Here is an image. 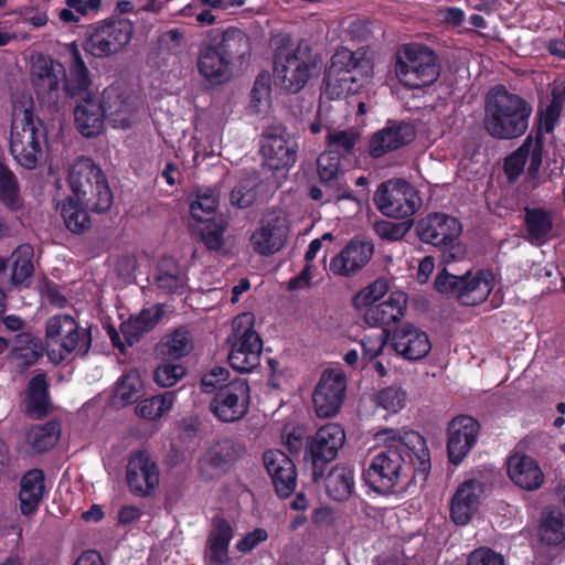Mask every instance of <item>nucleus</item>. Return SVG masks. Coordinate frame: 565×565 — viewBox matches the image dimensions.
Segmentation results:
<instances>
[{"mask_svg":"<svg viewBox=\"0 0 565 565\" xmlns=\"http://www.w3.org/2000/svg\"><path fill=\"white\" fill-rule=\"evenodd\" d=\"M375 440L386 449L372 459L365 471L366 480L374 489H393L407 477L412 467L423 473L429 470V450L417 431L386 428L375 434Z\"/></svg>","mask_w":565,"mask_h":565,"instance_id":"nucleus-1","label":"nucleus"},{"mask_svg":"<svg viewBox=\"0 0 565 565\" xmlns=\"http://www.w3.org/2000/svg\"><path fill=\"white\" fill-rule=\"evenodd\" d=\"M47 151V129L34 115L31 96L22 94L13 100L10 152L22 168L32 170L46 161Z\"/></svg>","mask_w":565,"mask_h":565,"instance_id":"nucleus-2","label":"nucleus"},{"mask_svg":"<svg viewBox=\"0 0 565 565\" xmlns=\"http://www.w3.org/2000/svg\"><path fill=\"white\" fill-rule=\"evenodd\" d=\"M531 114L532 107L524 98L502 85L495 86L486 97L483 126L493 138H519L527 130Z\"/></svg>","mask_w":565,"mask_h":565,"instance_id":"nucleus-3","label":"nucleus"},{"mask_svg":"<svg viewBox=\"0 0 565 565\" xmlns=\"http://www.w3.org/2000/svg\"><path fill=\"white\" fill-rule=\"evenodd\" d=\"M320 58L307 41L297 43L284 38L275 49L274 82L282 89L297 93L318 70Z\"/></svg>","mask_w":565,"mask_h":565,"instance_id":"nucleus-4","label":"nucleus"},{"mask_svg":"<svg viewBox=\"0 0 565 565\" xmlns=\"http://www.w3.org/2000/svg\"><path fill=\"white\" fill-rule=\"evenodd\" d=\"M373 75V64L364 52L340 47L331 58L323 94L328 99H342L359 92Z\"/></svg>","mask_w":565,"mask_h":565,"instance_id":"nucleus-5","label":"nucleus"},{"mask_svg":"<svg viewBox=\"0 0 565 565\" xmlns=\"http://www.w3.org/2000/svg\"><path fill=\"white\" fill-rule=\"evenodd\" d=\"M46 348L50 360L58 364L70 354L85 355L90 349V337L70 315H57L46 322Z\"/></svg>","mask_w":565,"mask_h":565,"instance_id":"nucleus-6","label":"nucleus"},{"mask_svg":"<svg viewBox=\"0 0 565 565\" xmlns=\"http://www.w3.org/2000/svg\"><path fill=\"white\" fill-rule=\"evenodd\" d=\"M395 75L402 85L412 89L429 86L439 77L437 56L426 46L404 45L397 54Z\"/></svg>","mask_w":565,"mask_h":565,"instance_id":"nucleus-7","label":"nucleus"},{"mask_svg":"<svg viewBox=\"0 0 565 565\" xmlns=\"http://www.w3.org/2000/svg\"><path fill=\"white\" fill-rule=\"evenodd\" d=\"M436 289L455 296L465 306L484 301L494 287V275L490 270H467L457 276L444 269L435 279Z\"/></svg>","mask_w":565,"mask_h":565,"instance_id":"nucleus-8","label":"nucleus"},{"mask_svg":"<svg viewBox=\"0 0 565 565\" xmlns=\"http://www.w3.org/2000/svg\"><path fill=\"white\" fill-rule=\"evenodd\" d=\"M254 315L249 312L242 313L233 320V332L228 338V361L232 367L239 372H250L259 364L263 343L254 329Z\"/></svg>","mask_w":565,"mask_h":565,"instance_id":"nucleus-9","label":"nucleus"},{"mask_svg":"<svg viewBox=\"0 0 565 565\" xmlns=\"http://www.w3.org/2000/svg\"><path fill=\"white\" fill-rule=\"evenodd\" d=\"M135 33L134 23L125 18H109L95 23L87 36L85 50L95 57H109L121 52Z\"/></svg>","mask_w":565,"mask_h":565,"instance_id":"nucleus-10","label":"nucleus"},{"mask_svg":"<svg viewBox=\"0 0 565 565\" xmlns=\"http://www.w3.org/2000/svg\"><path fill=\"white\" fill-rule=\"evenodd\" d=\"M373 200L384 215L395 218L413 215L422 204L417 191L408 182L399 179L382 183Z\"/></svg>","mask_w":565,"mask_h":565,"instance_id":"nucleus-11","label":"nucleus"},{"mask_svg":"<svg viewBox=\"0 0 565 565\" xmlns=\"http://www.w3.org/2000/svg\"><path fill=\"white\" fill-rule=\"evenodd\" d=\"M290 220L284 211H273L266 214L259 226L250 236V246L256 254L271 256L279 252L288 242Z\"/></svg>","mask_w":565,"mask_h":565,"instance_id":"nucleus-12","label":"nucleus"},{"mask_svg":"<svg viewBox=\"0 0 565 565\" xmlns=\"http://www.w3.org/2000/svg\"><path fill=\"white\" fill-rule=\"evenodd\" d=\"M249 399L248 382L242 377H234L215 394L211 409L220 420L235 422L246 415Z\"/></svg>","mask_w":565,"mask_h":565,"instance_id":"nucleus-13","label":"nucleus"},{"mask_svg":"<svg viewBox=\"0 0 565 565\" xmlns=\"http://www.w3.org/2000/svg\"><path fill=\"white\" fill-rule=\"evenodd\" d=\"M126 481L137 497L151 495L159 486L160 473L156 461L142 450L130 455L126 466Z\"/></svg>","mask_w":565,"mask_h":565,"instance_id":"nucleus-14","label":"nucleus"},{"mask_svg":"<svg viewBox=\"0 0 565 565\" xmlns=\"http://www.w3.org/2000/svg\"><path fill=\"white\" fill-rule=\"evenodd\" d=\"M347 387L341 370H326L313 392L312 401L319 417L334 416L343 402Z\"/></svg>","mask_w":565,"mask_h":565,"instance_id":"nucleus-15","label":"nucleus"},{"mask_svg":"<svg viewBox=\"0 0 565 565\" xmlns=\"http://www.w3.org/2000/svg\"><path fill=\"white\" fill-rule=\"evenodd\" d=\"M262 154L270 169H288L296 162L297 143L285 129L271 128L264 135Z\"/></svg>","mask_w":565,"mask_h":565,"instance_id":"nucleus-16","label":"nucleus"},{"mask_svg":"<svg viewBox=\"0 0 565 565\" xmlns=\"http://www.w3.org/2000/svg\"><path fill=\"white\" fill-rule=\"evenodd\" d=\"M344 441L343 428L335 423L327 424L307 441L306 458L310 459L313 466L331 461L337 457Z\"/></svg>","mask_w":565,"mask_h":565,"instance_id":"nucleus-17","label":"nucleus"},{"mask_svg":"<svg viewBox=\"0 0 565 565\" xmlns=\"http://www.w3.org/2000/svg\"><path fill=\"white\" fill-rule=\"evenodd\" d=\"M373 253L374 246L371 242L352 239L331 258L330 271L339 277L354 276L366 266Z\"/></svg>","mask_w":565,"mask_h":565,"instance_id":"nucleus-18","label":"nucleus"},{"mask_svg":"<svg viewBox=\"0 0 565 565\" xmlns=\"http://www.w3.org/2000/svg\"><path fill=\"white\" fill-rule=\"evenodd\" d=\"M460 222L444 213H433L419 221L417 233L419 238L434 246L457 241L461 234Z\"/></svg>","mask_w":565,"mask_h":565,"instance_id":"nucleus-19","label":"nucleus"},{"mask_svg":"<svg viewBox=\"0 0 565 565\" xmlns=\"http://www.w3.org/2000/svg\"><path fill=\"white\" fill-rule=\"evenodd\" d=\"M479 425L470 416H458L448 426V457L458 465L467 456L477 441Z\"/></svg>","mask_w":565,"mask_h":565,"instance_id":"nucleus-20","label":"nucleus"},{"mask_svg":"<svg viewBox=\"0 0 565 565\" xmlns=\"http://www.w3.org/2000/svg\"><path fill=\"white\" fill-rule=\"evenodd\" d=\"M482 494L483 484L480 481L469 479L460 483L450 501L451 520L457 525L468 524L478 512Z\"/></svg>","mask_w":565,"mask_h":565,"instance_id":"nucleus-21","label":"nucleus"},{"mask_svg":"<svg viewBox=\"0 0 565 565\" xmlns=\"http://www.w3.org/2000/svg\"><path fill=\"white\" fill-rule=\"evenodd\" d=\"M106 115L102 98L97 95L82 97L74 108V121L77 130L86 138L100 135Z\"/></svg>","mask_w":565,"mask_h":565,"instance_id":"nucleus-22","label":"nucleus"},{"mask_svg":"<svg viewBox=\"0 0 565 565\" xmlns=\"http://www.w3.org/2000/svg\"><path fill=\"white\" fill-rule=\"evenodd\" d=\"M391 341L395 352L407 360H420L431 350V343L426 332L411 323L396 328Z\"/></svg>","mask_w":565,"mask_h":565,"instance_id":"nucleus-23","label":"nucleus"},{"mask_svg":"<svg viewBox=\"0 0 565 565\" xmlns=\"http://www.w3.org/2000/svg\"><path fill=\"white\" fill-rule=\"evenodd\" d=\"M507 472L515 486L526 491H535L544 483V473L539 462L522 452H515L508 458Z\"/></svg>","mask_w":565,"mask_h":565,"instance_id":"nucleus-24","label":"nucleus"},{"mask_svg":"<svg viewBox=\"0 0 565 565\" xmlns=\"http://www.w3.org/2000/svg\"><path fill=\"white\" fill-rule=\"evenodd\" d=\"M235 67L209 42L200 45L198 55L199 74L212 85L228 82Z\"/></svg>","mask_w":565,"mask_h":565,"instance_id":"nucleus-25","label":"nucleus"},{"mask_svg":"<svg viewBox=\"0 0 565 565\" xmlns=\"http://www.w3.org/2000/svg\"><path fill=\"white\" fill-rule=\"evenodd\" d=\"M102 100L106 118L115 128H128L135 120L136 106L134 99L118 86L104 89Z\"/></svg>","mask_w":565,"mask_h":565,"instance_id":"nucleus-26","label":"nucleus"},{"mask_svg":"<svg viewBox=\"0 0 565 565\" xmlns=\"http://www.w3.org/2000/svg\"><path fill=\"white\" fill-rule=\"evenodd\" d=\"M232 66H241L250 53V41L246 33L230 28L221 33H214L207 40Z\"/></svg>","mask_w":565,"mask_h":565,"instance_id":"nucleus-27","label":"nucleus"},{"mask_svg":"<svg viewBox=\"0 0 565 565\" xmlns=\"http://www.w3.org/2000/svg\"><path fill=\"white\" fill-rule=\"evenodd\" d=\"M414 136V129L409 125L403 122L388 124L371 137L370 154L374 158L383 157L412 141Z\"/></svg>","mask_w":565,"mask_h":565,"instance_id":"nucleus-28","label":"nucleus"},{"mask_svg":"<svg viewBox=\"0 0 565 565\" xmlns=\"http://www.w3.org/2000/svg\"><path fill=\"white\" fill-rule=\"evenodd\" d=\"M64 76V90L67 96L78 99L88 95H96L93 90L90 72L87 68L77 46L71 45V61Z\"/></svg>","mask_w":565,"mask_h":565,"instance_id":"nucleus-29","label":"nucleus"},{"mask_svg":"<svg viewBox=\"0 0 565 565\" xmlns=\"http://www.w3.org/2000/svg\"><path fill=\"white\" fill-rule=\"evenodd\" d=\"M407 309V296L403 291H392L388 298L371 307L363 313L370 327H385L399 321Z\"/></svg>","mask_w":565,"mask_h":565,"instance_id":"nucleus-30","label":"nucleus"},{"mask_svg":"<svg viewBox=\"0 0 565 565\" xmlns=\"http://www.w3.org/2000/svg\"><path fill=\"white\" fill-rule=\"evenodd\" d=\"M531 175H534L542 163V145L537 139L527 137L523 145L505 159L504 170L510 180L523 172L525 164Z\"/></svg>","mask_w":565,"mask_h":565,"instance_id":"nucleus-31","label":"nucleus"},{"mask_svg":"<svg viewBox=\"0 0 565 565\" xmlns=\"http://www.w3.org/2000/svg\"><path fill=\"white\" fill-rule=\"evenodd\" d=\"M234 536L231 524L224 519H216L206 542L205 557L213 565H226L231 562L228 546Z\"/></svg>","mask_w":565,"mask_h":565,"instance_id":"nucleus-32","label":"nucleus"},{"mask_svg":"<svg viewBox=\"0 0 565 565\" xmlns=\"http://www.w3.org/2000/svg\"><path fill=\"white\" fill-rule=\"evenodd\" d=\"M164 313L161 305H157L140 311L136 316H131L120 326L121 333L129 345L138 342L139 339L160 321Z\"/></svg>","mask_w":565,"mask_h":565,"instance_id":"nucleus-33","label":"nucleus"},{"mask_svg":"<svg viewBox=\"0 0 565 565\" xmlns=\"http://www.w3.org/2000/svg\"><path fill=\"white\" fill-rule=\"evenodd\" d=\"M525 238L532 244H543L553 237L552 212L534 207L524 210Z\"/></svg>","mask_w":565,"mask_h":565,"instance_id":"nucleus-34","label":"nucleus"},{"mask_svg":"<svg viewBox=\"0 0 565 565\" xmlns=\"http://www.w3.org/2000/svg\"><path fill=\"white\" fill-rule=\"evenodd\" d=\"M44 475L41 470H30L22 477L19 501L23 515H30L36 511L44 497Z\"/></svg>","mask_w":565,"mask_h":565,"instance_id":"nucleus-35","label":"nucleus"},{"mask_svg":"<svg viewBox=\"0 0 565 565\" xmlns=\"http://www.w3.org/2000/svg\"><path fill=\"white\" fill-rule=\"evenodd\" d=\"M193 349V337L184 328L166 334L157 345V353L163 360H179Z\"/></svg>","mask_w":565,"mask_h":565,"instance_id":"nucleus-36","label":"nucleus"},{"mask_svg":"<svg viewBox=\"0 0 565 565\" xmlns=\"http://www.w3.org/2000/svg\"><path fill=\"white\" fill-rule=\"evenodd\" d=\"M35 85L44 92H55L60 87V79L65 75L63 65L50 57H38L31 68Z\"/></svg>","mask_w":565,"mask_h":565,"instance_id":"nucleus-37","label":"nucleus"},{"mask_svg":"<svg viewBox=\"0 0 565 565\" xmlns=\"http://www.w3.org/2000/svg\"><path fill=\"white\" fill-rule=\"evenodd\" d=\"M355 488L354 471L343 465L334 466L326 477V489L335 501L348 500Z\"/></svg>","mask_w":565,"mask_h":565,"instance_id":"nucleus-38","label":"nucleus"},{"mask_svg":"<svg viewBox=\"0 0 565 565\" xmlns=\"http://www.w3.org/2000/svg\"><path fill=\"white\" fill-rule=\"evenodd\" d=\"M104 177L102 170L89 158H78L71 167L68 182L73 196L89 188Z\"/></svg>","mask_w":565,"mask_h":565,"instance_id":"nucleus-39","label":"nucleus"},{"mask_svg":"<svg viewBox=\"0 0 565 565\" xmlns=\"http://www.w3.org/2000/svg\"><path fill=\"white\" fill-rule=\"evenodd\" d=\"M81 205L93 212L103 213L107 211L113 202V194L105 177H102L89 188L73 196Z\"/></svg>","mask_w":565,"mask_h":565,"instance_id":"nucleus-40","label":"nucleus"},{"mask_svg":"<svg viewBox=\"0 0 565 565\" xmlns=\"http://www.w3.org/2000/svg\"><path fill=\"white\" fill-rule=\"evenodd\" d=\"M156 285L166 292H182L186 279L179 264L173 258H162L154 276Z\"/></svg>","mask_w":565,"mask_h":565,"instance_id":"nucleus-41","label":"nucleus"},{"mask_svg":"<svg viewBox=\"0 0 565 565\" xmlns=\"http://www.w3.org/2000/svg\"><path fill=\"white\" fill-rule=\"evenodd\" d=\"M34 250L29 244L18 246L10 256L11 282L15 286L26 284L34 273Z\"/></svg>","mask_w":565,"mask_h":565,"instance_id":"nucleus-42","label":"nucleus"},{"mask_svg":"<svg viewBox=\"0 0 565 565\" xmlns=\"http://www.w3.org/2000/svg\"><path fill=\"white\" fill-rule=\"evenodd\" d=\"M175 399V392H166L141 399L136 406V414L147 420H157L172 409Z\"/></svg>","mask_w":565,"mask_h":565,"instance_id":"nucleus-43","label":"nucleus"},{"mask_svg":"<svg viewBox=\"0 0 565 565\" xmlns=\"http://www.w3.org/2000/svg\"><path fill=\"white\" fill-rule=\"evenodd\" d=\"M263 186L255 171L247 173L232 190L231 203L239 209L250 206L257 200Z\"/></svg>","mask_w":565,"mask_h":565,"instance_id":"nucleus-44","label":"nucleus"},{"mask_svg":"<svg viewBox=\"0 0 565 565\" xmlns=\"http://www.w3.org/2000/svg\"><path fill=\"white\" fill-rule=\"evenodd\" d=\"M390 280L386 277H379L363 287L353 297V307L363 315L369 308L379 305V301L390 291Z\"/></svg>","mask_w":565,"mask_h":565,"instance_id":"nucleus-45","label":"nucleus"},{"mask_svg":"<svg viewBox=\"0 0 565 565\" xmlns=\"http://www.w3.org/2000/svg\"><path fill=\"white\" fill-rule=\"evenodd\" d=\"M26 409L30 414L38 417H41L47 413V383L44 374H38L29 382Z\"/></svg>","mask_w":565,"mask_h":565,"instance_id":"nucleus-46","label":"nucleus"},{"mask_svg":"<svg viewBox=\"0 0 565 565\" xmlns=\"http://www.w3.org/2000/svg\"><path fill=\"white\" fill-rule=\"evenodd\" d=\"M60 438V427L56 423H46L31 427L26 433L28 444L39 452L54 447Z\"/></svg>","mask_w":565,"mask_h":565,"instance_id":"nucleus-47","label":"nucleus"},{"mask_svg":"<svg viewBox=\"0 0 565 565\" xmlns=\"http://www.w3.org/2000/svg\"><path fill=\"white\" fill-rule=\"evenodd\" d=\"M322 248V239H312L305 254V267L302 270L289 280V289H303L310 286V281L317 276L318 266L315 264V258Z\"/></svg>","mask_w":565,"mask_h":565,"instance_id":"nucleus-48","label":"nucleus"},{"mask_svg":"<svg viewBox=\"0 0 565 565\" xmlns=\"http://www.w3.org/2000/svg\"><path fill=\"white\" fill-rule=\"evenodd\" d=\"M232 460L231 445L225 441L212 447L201 461L202 472L213 478L224 470L226 465Z\"/></svg>","mask_w":565,"mask_h":565,"instance_id":"nucleus-49","label":"nucleus"},{"mask_svg":"<svg viewBox=\"0 0 565 565\" xmlns=\"http://www.w3.org/2000/svg\"><path fill=\"white\" fill-rule=\"evenodd\" d=\"M142 387L143 383L138 371L126 372L117 383L114 403L121 406L132 403Z\"/></svg>","mask_w":565,"mask_h":565,"instance_id":"nucleus-50","label":"nucleus"},{"mask_svg":"<svg viewBox=\"0 0 565 565\" xmlns=\"http://www.w3.org/2000/svg\"><path fill=\"white\" fill-rule=\"evenodd\" d=\"M218 201L211 190L199 191L190 203V213L198 222H209L215 217Z\"/></svg>","mask_w":565,"mask_h":565,"instance_id":"nucleus-51","label":"nucleus"},{"mask_svg":"<svg viewBox=\"0 0 565 565\" xmlns=\"http://www.w3.org/2000/svg\"><path fill=\"white\" fill-rule=\"evenodd\" d=\"M0 199L11 210L21 205L19 184L11 169L0 160Z\"/></svg>","mask_w":565,"mask_h":565,"instance_id":"nucleus-52","label":"nucleus"},{"mask_svg":"<svg viewBox=\"0 0 565 565\" xmlns=\"http://www.w3.org/2000/svg\"><path fill=\"white\" fill-rule=\"evenodd\" d=\"M89 209L81 205L74 198H70L62 205V216L64 217L65 224L73 233H79L89 225Z\"/></svg>","mask_w":565,"mask_h":565,"instance_id":"nucleus-53","label":"nucleus"},{"mask_svg":"<svg viewBox=\"0 0 565 565\" xmlns=\"http://www.w3.org/2000/svg\"><path fill=\"white\" fill-rule=\"evenodd\" d=\"M540 536L542 542L548 545H559L565 541V522L559 514H548L545 516Z\"/></svg>","mask_w":565,"mask_h":565,"instance_id":"nucleus-54","label":"nucleus"},{"mask_svg":"<svg viewBox=\"0 0 565 565\" xmlns=\"http://www.w3.org/2000/svg\"><path fill=\"white\" fill-rule=\"evenodd\" d=\"M359 135L353 130L330 131L327 136L328 151L344 157L353 151Z\"/></svg>","mask_w":565,"mask_h":565,"instance_id":"nucleus-55","label":"nucleus"},{"mask_svg":"<svg viewBox=\"0 0 565 565\" xmlns=\"http://www.w3.org/2000/svg\"><path fill=\"white\" fill-rule=\"evenodd\" d=\"M226 224L222 220L214 218L209 222H202L200 236L204 245L211 250H218L224 245V232Z\"/></svg>","mask_w":565,"mask_h":565,"instance_id":"nucleus-56","label":"nucleus"},{"mask_svg":"<svg viewBox=\"0 0 565 565\" xmlns=\"http://www.w3.org/2000/svg\"><path fill=\"white\" fill-rule=\"evenodd\" d=\"M250 105L255 111L260 113L269 106L270 100V77L268 74H259L256 77L250 92Z\"/></svg>","mask_w":565,"mask_h":565,"instance_id":"nucleus-57","label":"nucleus"},{"mask_svg":"<svg viewBox=\"0 0 565 565\" xmlns=\"http://www.w3.org/2000/svg\"><path fill=\"white\" fill-rule=\"evenodd\" d=\"M317 166L318 173L322 182H330L338 179L342 171L341 157L328 150L319 156Z\"/></svg>","mask_w":565,"mask_h":565,"instance_id":"nucleus-58","label":"nucleus"},{"mask_svg":"<svg viewBox=\"0 0 565 565\" xmlns=\"http://www.w3.org/2000/svg\"><path fill=\"white\" fill-rule=\"evenodd\" d=\"M406 392L398 386H388L377 394V404L391 413L399 412L406 405Z\"/></svg>","mask_w":565,"mask_h":565,"instance_id":"nucleus-59","label":"nucleus"},{"mask_svg":"<svg viewBox=\"0 0 565 565\" xmlns=\"http://www.w3.org/2000/svg\"><path fill=\"white\" fill-rule=\"evenodd\" d=\"M185 375L181 364L161 363L154 370V382L161 387H171Z\"/></svg>","mask_w":565,"mask_h":565,"instance_id":"nucleus-60","label":"nucleus"},{"mask_svg":"<svg viewBox=\"0 0 565 565\" xmlns=\"http://www.w3.org/2000/svg\"><path fill=\"white\" fill-rule=\"evenodd\" d=\"M276 492L279 497L286 498L291 494L296 487V469L294 462L277 470V476L271 478Z\"/></svg>","mask_w":565,"mask_h":565,"instance_id":"nucleus-61","label":"nucleus"},{"mask_svg":"<svg viewBox=\"0 0 565 565\" xmlns=\"http://www.w3.org/2000/svg\"><path fill=\"white\" fill-rule=\"evenodd\" d=\"M276 492L279 497L286 498L291 494L296 487V469L294 462L277 470V476L271 478Z\"/></svg>","mask_w":565,"mask_h":565,"instance_id":"nucleus-62","label":"nucleus"},{"mask_svg":"<svg viewBox=\"0 0 565 565\" xmlns=\"http://www.w3.org/2000/svg\"><path fill=\"white\" fill-rule=\"evenodd\" d=\"M230 381V371L226 367L214 366L203 375L201 387L205 393L220 392Z\"/></svg>","mask_w":565,"mask_h":565,"instance_id":"nucleus-63","label":"nucleus"},{"mask_svg":"<svg viewBox=\"0 0 565 565\" xmlns=\"http://www.w3.org/2000/svg\"><path fill=\"white\" fill-rule=\"evenodd\" d=\"M467 565H504V559L491 548L480 547L470 553Z\"/></svg>","mask_w":565,"mask_h":565,"instance_id":"nucleus-64","label":"nucleus"}]
</instances>
